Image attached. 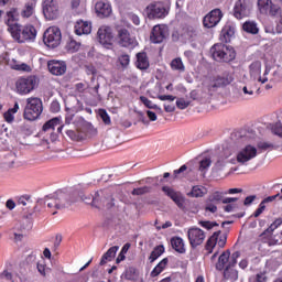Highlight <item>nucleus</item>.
<instances>
[{
  "instance_id": "obj_1",
  "label": "nucleus",
  "mask_w": 282,
  "mask_h": 282,
  "mask_svg": "<svg viewBox=\"0 0 282 282\" xmlns=\"http://www.w3.org/2000/svg\"><path fill=\"white\" fill-rule=\"evenodd\" d=\"M241 144H243L241 147ZM234 147H241L236 154H232V158L229 160L230 164H240V166H248L249 162H252L259 155V150L257 147L248 143V137H239L234 143L230 144Z\"/></svg>"
},
{
  "instance_id": "obj_2",
  "label": "nucleus",
  "mask_w": 282,
  "mask_h": 282,
  "mask_svg": "<svg viewBox=\"0 0 282 282\" xmlns=\"http://www.w3.org/2000/svg\"><path fill=\"white\" fill-rule=\"evenodd\" d=\"M214 61L218 63H230L237 58V53L232 46L226 44H215L210 48Z\"/></svg>"
},
{
  "instance_id": "obj_3",
  "label": "nucleus",
  "mask_w": 282,
  "mask_h": 282,
  "mask_svg": "<svg viewBox=\"0 0 282 282\" xmlns=\"http://www.w3.org/2000/svg\"><path fill=\"white\" fill-rule=\"evenodd\" d=\"M41 80L35 75L23 76L15 82V91L19 96H28L39 88Z\"/></svg>"
},
{
  "instance_id": "obj_4",
  "label": "nucleus",
  "mask_w": 282,
  "mask_h": 282,
  "mask_svg": "<svg viewBox=\"0 0 282 282\" xmlns=\"http://www.w3.org/2000/svg\"><path fill=\"white\" fill-rule=\"evenodd\" d=\"M43 113V100L39 97L26 98V105L24 108L25 120L34 121Z\"/></svg>"
},
{
  "instance_id": "obj_5",
  "label": "nucleus",
  "mask_w": 282,
  "mask_h": 282,
  "mask_svg": "<svg viewBox=\"0 0 282 282\" xmlns=\"http://www.w3.org/2000/svg\"><path fill=\"white\" fill-rule=\"evenodd\" d=\"M36 28L34 25H25L21 29L19 25L13 33H11L12 39L18 43H34L36 41Z\"/></svg>"
},
{
  "instance_id": "obj_6",
  "label": "nucleus",
  "mask_w": 282,
  "mask_h": 282,
  "mask_svg": "<svg viewBox=\"0 0 282 282\" xmlns=\"http://www.w3.org/2000/svg\"><path fill=\"white\" fill-rule=\"evenodd\" d=\"M62 39L63 34L61 33V29H58L57 26H50L43 34L44 45L53 50L61 45Z\"/></svg>"
},
{
  "instance_id": "obj_7",
  "label": "nucleus",
  "mask_w": 282,
  "mask_h": 282,
  "mask_svg": "<svg viewBox=\"0 0 282 282\" xmlns=\"http://www.w3.org/2000/svg\"><path fill=\"white\" fill-rule=\"evenodd\" d=\"M282 0H258V10L261 14H270V17H276L281 14Z\"/></svg>"
},
{
  "instance_id": "obj_8",
  "label": "nucleus",
  "mask_w": 282,
  "mask_h": 282,
  "mask_svg": "<svg viewBox=\"0 0 282 282\" xmlns=\"http://www.w3.org/2000/svg\"><path fill=\"white\" fill-rule=\"evenodd\" d=\"M232 155H235V145H224L223 151L215 163L216 171H224L227 164H230V160H232Z\"/></svg>"
},
{
  "instance_id": "obj_9",
  "label": "nucleus",
  "mask_w": 282,
  "mask_h": 282,
  "mask_svg": "<svg viewBox=\"0 0 282 282\" xmlns=\"http://www.w3.org/2000/svg\"><path fill=\"white\" fill-rule=\"evenodd\" d=\"M47 208H55V210H62L69 206L72 202L67 200V194L63 192H57V194L45 200Z\"/></svg>"
},
{
  "instance_id": "obj_10",
  "label": "nucleus",
  "mask_w": 282,
  "mask_h": 282,
  "mask_svg": "<svg viewBox=\"0 0 282 282\" xmlns=\"http://www.w3.org/2000/svg\"><path fill=\"white\" fill-rule=\"evenodd\" d=\"M144 12L148 19H164L169 14V10L164 8L162 2L150 3Z\"/></svg>"
},
{
  "instance_id": "obj_11",
  "label": "nucleus",
  "mask_w": 282,
  "mask_h": 282,
  "mask_svg": "<svg viewBox=\"0 0 282 282\" xmlns=\"http://www.w3.org/2000/svg\"><path fill=\"white\" fill-rule=\"evenodd\" d=\"M221 235V231L214 232L207 240L205 250H207L208 254H213V250L218 246L220 248H224L226 246L227 237L226 235Z\"/></svg>"
},
{
  "instance_id": "obj_12",
  "label": "nucleus",
  "mask_w": 282,
  "mask_h": 282,
  "mask_svg": "<svg viewBox=\"0 0 282 282\" xmlns=\"http://www.w3.org/2000/svg\"><path fill=\"white\" fill-rule=\"evenodd\" d=\"M97 36L100 45L107 50H111V47H113V32L111 31V28L105 25L99 28Z\"/></svg>"
},
{
  "instance_id": "obj_13",
  "label": "nucleus",
  "mask_w": 282,
  "mask_h": 282,
  "mask_svg": "<svg viewBox=\"0 0 282 282\" xmlns=\"http://www.w3.org/2000/svg\"><path fill=\"white\" fill-rule=\"evenodd\" d=\"M239 257H241L239 251H235L231 254L230 261L224 271L225 279H229V281H237L239 279V272L235 269V265H237V259H239Z\"/></svg>"
},
{
  "instance_id": "obj_14",
  "label": "nucleus",
  "mask_w": 282,
  "mask_h": 282,
  "mask_svg": "<svg viewBox=\"0 0 282 282\" xmlns=\"http://www.w3.org/2000/svg\"><path fill=\"white\" fill-rule=\"evenodd\" d=\"M251 10L252 6H250L248 0H238L234 6V17L235 19H238V21H241V19L250 17Z\"/></svg>"
},
{
  "instance_id": "obj_15",
  "label": "nucleus",
  "mask_w": 282,
  "mask_h": 282,
  "mask_svg": "<svg viewBox=\"0 0 282 282\" xmlns=\"http://www.w3.org/2000/svg\"><path fill=\"white\" fill-rule=\"evenodd\" d=\"M187 237L192 248H197V246H202L204 243L206 232L200 228L192 227L187 230Z\"/></svg>"
},
{
  "instance_id": "obj_16",
  "label": "nucleus",
  "mask_w": 282,
  "mask_h": 282,
  "mask_svg": "<svg viewBox=\"0 0 282 282\" xmlns=\"http://www.w3.org/2000/svg\"><path fill=\"white\" fill-rule=\"evenodd\" d=\"M43 13L45 19H48V21H54V19H58V14H61V12L58 11V3H56V1L54 0H44Z\"/></svg>"
},
{
  "instance_id": "obj_17",
  "label": "nucleus",
  "mask_w": 282,
  "mask_h": 282,
  "mask_svg": "<svg viewBox=\"0 0 282 282\" xmlns=\"http://www.w3.org/2000/svg\"><path fill=\"white\" fill-rule=\"evenodd\" d=\"M169 36V26L164 24H159L153 26L150 40L152 43H163L164 39Z\"/></svg>"
},
{
  "instance_id": "obj_18",
  "label": "nucleus",
  "mask_w": 282,
  "mask_h": 282,
  "mask_svg": "<svg viewBox=\"0 0 282 282\" xmlns=\"http://www.w3.org/2000/svg\"><path fill=\"white\" fill-rule=\"evenodd\" d=\"M224 19V13L221 9H214L207 15L204 17L203 25L205 28H215L219 24V21Z\"/></svg>"
},
{
  "instance_id": "obj_19",
  "label": "nucleus",
  "mask_w": 282,
  "mask_h": 282,
  "mask_svg": "<svg viewBox=\"0 0 282 282\" xmlns=\"http://www.w3.org/2000/svg\"><path fill=\"white\" fill-rule=\"evenodd\" d=\"M118 41H119V45H121V47H134L135 46V37H132L131 34H129V31H127V29L119 30Z\"/></svg>"
},
{
  "instance_id": "obj_20",
  "label": "nucleus",
  "mask_w": 282,
  "mask_h": 282,
  "mask_svg": "<svg viewBox=\"0 0 282 282\" xmlns=\"http://www.w3.org/2000/svg\"><path fill=\"white\" fill-rule=\"evenodd\" d=\"M17 14L18 11L14 8L6 13L4 23L8 26V32H10V34L15 32L17 28L20 25L19 23H17Z\"/></svg>"
},
{
  "instance_id": "obj_21",
  "label": "nucleus",
  "mask_w": 282,
  "mask_h": 282,
  "mask_svg": "<svg viewBox=\"0 0 282 282\" xmlns=\"http://www.w3.org/2000/svg\"><path fill=\"white\" fill-rule=\"evenodd\" d=\"M47 67L48 72H51L53 76H63V74L67 72V65L65 64V62L56 59L50 61L47 63Z\"/></svg>"
},
{
  "instance_id": "obj_22",
  "label": "nucleus",
  "mask_w": 282,
  "mask_h": 282,
  "mask_svg": "<svg viewBox=\"0 0 282 282\" xmlns=\"http://www.w3.org/2000/svg\"><path fill=\"white\" fill-rule=\"evenodd\" d=\"M162 191L165 195H167V197L172 198L176 206H178L180 208H184L185 198L180 192H175L173 188L169 186H163Z\"/></svg>"
},
{
  "instance_id": "obj_23",
  "label": "nucleus",
  "mask_w": 282,
  "mask_h": 282,
  "mask_svg": "<svg viewBox=\"0 0 282 282\" xmlns=\"http://www.w3.org/2000/svg\"><path fill=\"white\" fill-rule=\"evenodd\" d=\"M75 33L77 36H83V34H91V23L78 20L75 24Z\"/></svg>"
},
{
  "instance_id": "obj_24",
  "label": "nucleus",
  "mask_w": 282,
  "mask_h": 282,
  "mask_svg": "<svg viewBox=\"0 0 282 282\" xmlns=\"http://www.w3.org/2000/svg\"><path fill=\"white\" fill-rule=\"evenodd\" d=\"M95 10H96L98 17H110L111 4H109V2L98 1L95 4Z\"/></svg>"
},
{
  "instance_id": "obj_25",
  "label": "nucleus",
  "mask_w": 282,
  "mask_h": 282,
  "mask_svg": "<svg viewBox=\"0 0 282 282\" xmlns=\"http://www.w3.org/2000/svg\"><path fill=\"white\" fill-rule=\"evenodd\" d=\"M232 256H230V251H224L219 258H218V262L216 263V270H226V268L228 267V264L230 263V258Z\"/></svg>"
},
{
  "instance_id": "obj_26",
  "label": "nucleus",
  "mask_w": 282,
  "mask_h": 282,
  "mask_svg": "<svg viewBox=\"0 0 282 282\" xmlns=\"http://www.w3.org/2000/svg\"><path fill=\"white\" fill-rule=\"evenodd\" d=\"M36 10V2H26L21 11L22 19H32Z\"/></svg>"
},
{
  "instance_id": "obj_27",
  "label": "nucleus",
  "mask_w": 282,
  "mask_h": 282,
  "mask_svg": "<svg viewBox=\"0 0 282 282\" xmlns=\"http://www.w3.org/2000/svg\"><path fill=\"white\" fill-rule=\"evenodd\" d=\"M171 246L175 252H178V254H184L186 252V247L184 245V239L180 237H173L171 239Z\"/></svg>"
},
{
  "instance_id": "obj_28",
  "label": "nucleus",
  "mask_w": 282,
  "mask_h": 282,
  "mask_svg": "<svg viewBox=\"0 0 282 282\" xmlns=\"http://www.w3.org/2000/svg\"><path fill=\"white\" fill-rule=\"evenodd\" d=\"M118 250H120V247H118V246L110 247L107 250V252L104 253V256L101 257L100 265H105V263H107V261H113Z\"/></svg>"
},
{
  "instance_id": "obj_29",
  "label": "nucleus",
  "mask_w": 282,
  "mask_h": 282,
  "mask_svg": "<svg viewBox=\"0 0 282 282\" xmlns=\"http://www.w3.org/2000/svg\"><path fill=\"white\" fill-rule=\"evenodd\" d=\"M166 265H169V258H164L162 261H160L156 267L151 271L150 276H160V274H162V272H164V270L166 269Z\"/></svg>"
},
{
  "instance_id": "obj_30",
  "label": "nucleus",
  "mask_w": 282,
  "mask_h": 282,
  "mask_svg": "<svg viewBox=\"0 0 282 282\" xmlns=\"http://www.w3.org/2000/svg\"><path fill=\"white\" fill-rule=\"evenodd\" d=\"M138 69H149V57L147 53H138L137 54V63Z\"/></svg>"
},
{
  "instance_id": "obj_31",
  "label": "nucleus",
  "mask_w": 282,
  "mask_h": 282,
  "mask_svg": "<svg viewBox=\"0 0 282 282\" xmlns=\"http://www.w3.org/2000/svg\"><path fill=\"white\" fill-rule=\"evenodd\" d=\"M242 29L245 32H248V34H259V26L254 21L245 22Z\"/></svg>"
},
{
  "instance_id": "obj_32",
  "label": "nucleus",
  "mask_w": 282,
  "mask_h": 282,
  "mask_svg": "<svg viewBox=\"0 0 282 282\" xmlns=\"http://www.w3.org/2000/svg\"><path fill=\"white\" fill-rule=\"evenodd\" d=\"M61 120L62 118L61 117H55L48 121H46L44 124H43V131H50V130H54L56 129V127H58V124H61Z\"/></svg>"
},
{
  "instance_id": "obj_33",
  "label": "nucleus",
  "mask_w": 282,
  "mask_h": 282,
  "mask_svg": "<svg viewBox=\"0 0 282 282\" xmlns=\"http://www.w3.org/2000/svg\"><path fill=\"white\" fill-rule=\"evenodd\" d=\"M170 66H171V69H173L174 72H180V73L186 72L184 62H182V59L180 57L172 59Z\"/></svg>"
},
{
  "instance_id": "obj_34",
  "label": "nucleus",
  "mask_w": 282,
  "mask_h": 282,
  "mask_svg": "<svg viewBox=\"0 0 282 282\" xmlns=\"http://www.w3.org/2000/svg\"><path fill=\"white\" fill-rule=\"evenodd\" d=\"M11 69H15L17 72H32L30 65L25 63H18L17 61L12 59L10 63Z\"/></svg>"
},
{
  "instance_id": "obj_35",
  "label": "nucleus",
  "mask_w": 282,
  "mask_h": 282,
  "mask_svg": "<svg viewBox=\"0 0 282 282\" xmlns=\"http://www.w3.org/2000/svg\"><path fill=\"white\" fill-rule=\"evenodd\" d=\"M164 254V246L160 245L153 249L149 257L150 263H153L156 259H160Z\"/></svg>"
},
{
  "instance_id": "obj_36",
  "label": "nucleus",
  "mask_w": 282,
  "mask_h": 282,
  "mask_svg": "<svg viewBox=\"0 0 282 282\" xmlns=\"http://www.w3.org/2000/svg\"><path fill=\"white\" fill-rule=\"evenodd\" d=\"M250 74L253 78L259 79V76H261V62L257 61L250 65Z\"/></svg>"
},
{
  "instance_id": "obj_37",
  "label": "nucleus",
  "mask_w": 282,
  "mask_h": 282,
  "mask_svg": "<svg viewBox=\"0 0 282 282\" xmlns=\"http://www.w3.org/2000/svg\"><path fill=\"white\" fill-rule=\"evenodd\" d=\"M189 197H204L206 195V188L196 185L192 188L191 193L187 194Z\"/></svg>"
},
{
  "instance_id": "obj_38",
  "label": "nucleus",
  "mask_w": 282,
  "mask_h": 282,
  "mask_svg": "<svg viewBox=\"0 0 282 282\" xmlns=\"http://www.w3.org/2000/svg\"><path fill=\"white\" fill-rule=\"evenodd\" d=\"M232 34H235V31H232L231 29H223L220 33V41L223 43H230V37L232 36Z\"/></svg>"
},
{
  "instance_id": "obj_39",
  "label": "nucleus",
  "mask_w": 282,
  "mask_h": 282,
  "mask_svg": "<svg viewBox=\"0 0 282 282\" xmlns=\"http://www.w3.org/2000/svg\"><path fill=\"white\" fill-rule=\"evenodd\" d=\"M282 224V218H278L275 219L270 227L262 234V237H265L268 235H272L273 231L276 230V228H279V226H281Z\"/></svg>"
},
{
  "instance_id": "obj_40",
  "label": "nucleus",
  "mask_w": 282,
  "mask_h": 282,
  "mask_svg": "<svg viewBox=\"0 0 282 282\" xmlns=\"http://www.w3.org/2000/svg\"><path fill=\"white\" fill-rule=\"evenodd\" d=\"M66 135H68V138L75 142H80V140L84 139L83 133L76 132L74 130H67Z\"/></svg>"
},
{
  "instance_id": "obj_41",
  "label": "nucleus",
  "mask_w": 282,
  "mask_h": 282,
  "mask_svg": "<svg viewBox=\"0 0 282 282\" xmlns=\"http://www.w3.org/2000/svg\"><path fill=\"white\" fill-rule=\"evenodd\" d=\"M70 6L76 14L85 13V8L80 7V0H72Z\"/></svg>"
},
{
  "instance_id": "obj_42",
  "label": "nucleus",
  "mask_w": 282,
  "mask_h": 282,
  "mask_svg": "<svg viewBox=\"0 0 282 282\" xmlns=\"http://www.w3.org/2000/svg\"><path fill=\"white\" fill-rule=\"evenodd\" d=\"M66 48L68 52L74 54V52H78V50H80V43L76 42L75 40H70L67 43Z\"/></svg>"
},
{
  "instance_id": "obj_43",
  "label": "nucleus",
  "mask_w": 282,
  "mask_h": 282,
  "mask_svg": "<svg viewBox=\"0 0 282 282\" xmlns=\"http://www.w3.org/2000/svg\"><path fill=\"white\" fill-rule=\"evenodd\" d=\"M213 164V161L210 160V158H205L199 162V171H202V173H206L207 169H210V165Z\"/></svg>"
},
{
  "instance_id": "obj_44",
  "label": "nucleus",
  "mask_w": 282,
  "mask_h": 282,
  "mask_svg": "<svg viewBox=\"0 0 282 282\" xmlns=\"http://www.w3.org/2000/svg\"><path fill=\"white\" fill-rule=\"evenodd\" d=\"M140 100L148 109H160L158 105L153 104V101L144 96H141Z\"/></svg>"
},
{
  "instance_id": "obj_45",
  "label": "nucleus",
  "mask_w": 282,
  "mask_h": 282,
  "mask_svg": "<svg viewBox=\"0 0 282 282\" xmlns=\"http://www.w3.org/2000/svg\"><path fill=\"white\" fill-rule=\"evenodd\" d=\"M265 281H268L265 273H258L249 278V282H265Z\"/></svg>"
},
{
  "instance_id": "obj_46",
  "label": "nucleus",
  "mask_w": 282,
  "mask_h": 282,
  "mask_svg": "<svg viewBox=\"0 0 282 282\" xmlns=\"http://www.w3.org/2000/svg\"><path fill=\"white\" fill-rule=\"evenodd\" d=\"M221 199H224V193H221V192H214L209 196L208 202L219 203V202H221Z\"/></svg>"
},
{
  "instance_id": "obj_47",
  "label": "nucleus",
  "mask_w": 282,
  "mask_h": 282,
  "mask_svg": "<svg viewBox=\"0 0 282 282\" xmlns=\"http://www.w3.org/2000/svg\"><path fill=\"white\" fill-rule=\"evenodd\" d=\"M147 193H151L150 186L138 187L132 191V195H147Z\"/></svg>"
},
{
  "instance_id": "obj_48",
  "label": "nucleus",
  "mask_w": 282,
  "mask_h": 282,
  "mask_svg": "<svg viewBox=\"0 0 282 282\" xmlns=\"http://www.w3.org/2000/svg\"><path fill=\"white\" fill-rule=\"evenodd\" d=\"M271 131H272V133H274V135H279V138H282V123H281V121H278L275 124H273L271 127Z\"/></svg>"
},
{
  "instance_id": "obj_49",
  "label": "nucleus",
  "mask_w": 282,
  "mask_h": 282,
  "mask_svg": "<svg viewBox=\"0 0 282 282\" xmlns=\"http://www.w3.org/2000/svg\"><path fill=\"white\" fill-rule=\"evenodd\" d=\"M191 106V101L184 99V98H178L176 100V107L177 109H187V107Z\"/></svg>"
},
{
  "instance_id": "obj_50",
  "label": "nucleus",
  "mask_w": 282,
  "mask_h": 282,
  "mask_svg": "<svg viewBox=\"0 0 282 282\" xmlns=\"http://www.w3.org/2000/svg\"><path fill=\"white\" fill-rule=\"evenodd\" d=\"M99 116L106 124H111V117H109V113H107V110L100 109L99 110Z\"/></svg>"
},
{
  "instance_id": "obj_51",
  "label": "nucleus",
  "mask_w": 282,
  "mask_h": 282,
  "mask_svg": "<svg viewBox=\"0 0 282 282\" xmlns=\"http://www.w3.org/2000/svg\"><path fill=\"white\" fill-rule=\"evenodd\" d=\"M83 202H85L86 204H89V202H93V206H96V208H99L100 205H98V196L95 197H87L85 195L80 196Z\"/></svg>"
},
{
  "instance_id": "obj_52",
  "label": "nucleus",
  "mask_w": 282,
  "mask_h": 282,
  "mask_svg": "<svg viewBox=\"0 0 282 282\" xmlns=\"http://www.w3.org/2000/svg\"><path fill=\"white\" fill-rule=\"evenodd\" d=\"M274 145L270 142H265V141H260L258 143V149H260L261 151H268V149H273Z\"/></svg>"
},
{
  "instance_id": "obj_53",
  "label": "nucleus",
  "mask_w": 282,
  "mask_h": 282,
  "mask_svg": "<svg viewBox=\"0 0 282 282\" xmlns=\"http://www.w3.org/2000/svg\"><path fill=\"white\" fill-rule=\"evenodd\" d=\"M199 226H202V228H206L207 230H212V228H215V226H218L217 223L215 221H199Z\"/></svg>"
},
{
  "instance_id": "obj_54",
  "label": "nucleus",
  "mask_w": 282,
  "mask_h": 282,
  "mask_svg": "<svg viewBox=\"0 0 282 282\" xmlns=\"http://www.w3.org/2000/svg\"><path fill=\"white\" fill-rule=\"evenodd\" d=\"M119 63L120 65H122L123 67H128L129 63H131V58L129 57V55H121L119 57Z\"/></svg>"
},
{
  "instance_id": "obj_55",
  "label": "nucleus",
  "mask_w": 282,
  "mask_h": 282,
  "mask_svg": "<svg viewBox=\"0 0 282 282\" xmlns=\"http://www.w3.org/2000/svg\"><path fill=\"white\" fill-rule=\"evenodd\" d=\"M101 203H102L104 206H106V208H112V206H113V197H111V196L105 197L101 200Z\"/></svg>"
},
{
  "instance_id": "obj_56",
  "label": "nucleus",
  "mask_w": 282,
  "mask_h": 282,
  "mask_svg": "<svg viewBox=\"0 0 282 282\" xmlns=\"http://www.w3.org/2000/svg\"><path fill=\"white\" fill-rule=\"evenodd\" d=\"M265 210V205L263 202H261L259 204V207L256 209V212L253 213V217H259L261 215H263V212Z\"/></svg>"
},
{
  "instance_id": "obj_57",
  "label": "nucleus",
  "mask_w": 282,
  "mask_h": 282,
  "mask_svg": "<svg viewBox=\"0 0 282 282\" xmlns=\"http://www.w3.org/2000/svg\"><path fill=\"white\" fill-rule=\"evenodd\" d=\"M205 210H207L208 213H217V205L213 204V202L210 200H207Z\"/></svg>"
},
{
  "instance_id": "obj_58",
  "label": "nucleus",
  "mask_w": 282,
  "mask_h": 282,
  "mask_svg": "<svg viewBox=\"0 0 282 282\" xmlns=\"http://www.w3.org/2000/svg\"><path fill=\"white\" fill-rule=\"evenodd\" d=\"M268 74H270V67H265L262 77H261V75H259V77H258L259 83H261L262 85H264V83L268 80Z\"/></svg>"
},
{
  "instance_id": "obj_59",
  "label": "nucleus",
  "mask_w": 282,
  "mask_h": 282,
  "mask_svg": "<svg viewBox=\"0 0 282 282\" xmlns=\"http://www.w3.org/2000/svg\"><path fill=\"white\" fill-rule=\"evenodd\" d=\"M3 118H4L6 122H13L14 113L11 112L10 110H8L7 112H4Z\"/></svg>"
},
{
  "instance_id": "obj_60",
  "label": "nucleus",
  "mask_w": 282,
  "mask_h": 282,
  "mask_svg": "<svg viewBox=\"0 0 282 282\" xmlns=\"http://www.w3.org/2000/svg\"><path fill=\"white\" fill-rule=\"evenodd\" d=\"M51 111H53V113H58V111H61V104H58V101H52Z\"/></svg>"
},
{
  "instance_id": "obj_61",
  "label": "nucleus",
  "mask_w": 282,
  "mask_h": 282,
  "mask_svg": "<svg viewBox=\"0 0 282 282\" xmlns=\"http://www.w3.org/2000/svg\"><path fill=\"white\" fill-rule=\"evenodd\" d=\"M159 100H170V102H173V100H175V96H172V95H159L158 96Z\"/></svg>"
},
{
  "instance_id": "obj_62",
  "label": "nucleus",
  "mask_w": 282,
  "mask_h": 282,
  "mask_svg": "<svg viewBox=\"0 0 282 282\" xmlns=\"http://www.w3.org/2000/svg\"><path fill=\"white\" fill-rule=\"evenodd\" d=\"M129 19L134 25H140V17H138L135 13H130Z\"/></svg>"
},
{
  "instance_id": "obj_63",
  "label": "nucleus",
  "mask_w": 282,
  "mask_h": 282,
  "mask_svg": "<svg viewBox=\"0 0 282 282\" xmlns=\"http://www.w3.org/2000/svg\"><path fill=\"white\" fill-rule=\"evenodd\" d=\"M254 199H257V195L247 196V197L245 198L243 204H245L246 206H250V205L252 204V202H254Z\"/></svg>"
},
{
  "instance_id": "obj_64",
  "label": "nucleus",
  "mask_w": 282,
  "mask_h": 282,
  "mask_svg": "<svg viewBox=\"0 0 282 282\" xmlns=\"http://www.w3.org/2000/svg\"><path fill=\"white\" fill-rule=\"evenodd\" d=\"M188 167L186 165H182L178 170H174V176L177 177L181 173H184Z\"/></svg>"
}]
</instances>
